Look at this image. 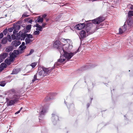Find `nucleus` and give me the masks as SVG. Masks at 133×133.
<instances>
[{"mask_svg": "<svg viewBox=\"0 0 133 133\" xmlns=\"http://www.w3.org/2000/svg\"><path fill=\"white\" fill-rule=\"evenodd\" d=\"M54 47L60 52L61 54L60 58L54 65L55 67L57 68L59 66L61 63L65 61L66 58V44H63L58 40H56L54 44Z\"/></svg>", "mask_w": 133, "mask_h": 133, "instance_id": "obj_1", "label": "nucleus"}, {"mask_svg": "<svg viewBox=\"0 0 133 133\" xmlns=\"http://www.w3.org/2000/svg\"><path fill=\"white\" fill-rule=\"evenodd\" d=\"M104 20V18L101 17H99L91 21H86L85 28V31L87 34V36L88 35L92 34L95 31L92 30L94 29L92 26V24H98L102 22Z\"/></svg>", "mask_w": 133, "mask_h": 133, "instance_id": "obj_2", "label": "nucleus"}, {"mask_svg": "<svg viewBox=\"0 0 133 133\" xmlns=\"http://www.w3.org/2000/svg\"><path fill=\"white\" fill-rule=\"evenodd\" d=\"M133 27V21L131 18H129L125 23L124 24L121 28L119 29V32L120 34H122L127 29L129 30Z\"/></svg>", "mask_w": 133, "mask_h": 133, "instance_id": "obj_3", "label": "nucleus"}, {"mask_svg": "<svg viewBox=\"0 0 133 133\" xmlns=\"http://www.w3.org/2000/svg\"><path fill=\"white\" fill-rule=\"evenodd\" d=\"M22 95L19 93H15L11 98V99L9 100L8 98H6L7 106L13 105L17 103L19 100Z\"/></svg>", "mask_w": 133, "mask_h": 133, "instance_id": "obj_4", "label": "nucleus"}, {"mask_svg": "<svg viewBox=\"0 0 133 133\" xmlns=\"http://www.w3.org/2000/svg\"><path fill=\"white\" fill-rule=\"evenodd\" d=\"M67 51L70 50L72 48V43L69 39H67ZM74 52H67V61H69L70 59L75 55Z\"/></svg>", "mask_w": 133, "mask_h": 133, "instance_id": "obj_5", "label": "nucleus"}, {"mask_svg": "<svg viewBox=\"0 0 133 133\" xmlns=\"http://www.w3.org/2000/svg\"><path fill=\"white\" fill-rule=\"evenodd\" d=\"M48 106V105H45L40 108V110L39 111V118L40 122H41L42 121V119H43L44 115L46 112Z\"/></svg>", "mask_w": 133, "mask_h": 133, "instance_id": "obj_6", "label": "nucleus"}, {"mask_svg": "<svg viewBox=\"0 0 133 133\" xmlns=\"http://www.w3.org/2000/svg\"><path fill=\"white\" fill-rule=\"evenodd\" d=\"M51 118L52 121L54 125L56 124L57 121L58 120V117L57 113L56 112H54L52 114Z\"/></svg>", "mask_w": 133, "mask_h": 133, "instance_id": "obj_7", "label": "nucleus"}, {"mask_svg": "<svg viewBox=\"0 0 133 133\" xmlns=\"http://www.w3.org/2000/svg\"><path fill=\"white\" fill-rule=\"evenodd\" d=\"M54 69V68L53 67L51 68H48L45 67L43 68L42 70L43 71L44 73V74L43 75V76L44 77L47 75H49Z\"/></svg>", "mask_w": 133, "mask_h": 133, "instance_id": "obj_8", "label": "nucleus"}, {"mask_svg": "<svg viewBox=\"0 0 133 133\" xmlns=\"http://www.w3.org/2000/svg\"><path fill=\"white\" fill-rule=\"evenodd\" d=\"M86 23H80L76 25L74 28L78 30H81L85 26Z\"/></svg>", "mask_w": 133, "mask_h": 133, "instance_id": "obj_9", "label": "nucleus"}, {"mask_svg": "<svg viewBox=\"0 0 133 133\" xmlns=\"http://www.w3.org/2000/svg\"><path fill=\"white\" fill-rule=\"evenodd\" d=\"M79 36L80 39H83L86 37L87 34L85 30H82L79 33Z\"/></svg>", "mask_w": 133, "mask_h": 133, "instance_id": "obj_10", "label": "nucleus"}, {"mask_svg": "<svg viewBox=\"0 0 133 133\" xmlns=\"http://www.w3.org/2000/svg\"><path fill=\"white\" fill-rule=\"evenodd\" d=\"M21 44V42L19 41L15 40L11 43V44L13 46L17 47Z\"/></svg>", "mask_w": 133, "mask_h": 133, "instance_id": "obj_11", "label": "nucleus"}, {"mask_svg": "<svg viewBox=\"0 0 133 133\" xmlns=\"http://www.w3.org/2000/svg\"><path fill=\"white\" fill-rule=\"evenodd\" d=\"M31 28V25H27L25 29L24 30V32L25 33L29 32L30 31Z\"/></svg>", "mask_w": 133, "mask_h": 133, "instance_id": "obj_12", "label": "nucleus"}, {"mask_svg": "<svg viewBox=\"0 0 133 133\" xmlns=\"http://www.w3.org/2000/svg\"><path fill=\"white\" fill-rule=\"evenodd\" d=\"M56 94H57L56 93L50 94L49 95V96L46 97L45 99V101H47L50 99H51L52 98V97H51L52 96H55Z\"/></svg>", "mask_w": 133, "mask_h": 133, "instance_id": "obj_13", "label": "nucleus"}, {"mask_svg": "<svg viewBox=\"0 0 133 133\" xmlns=\"http://www.w3.org/2000/svg\"><path fill=\"white\" fill-rule=\"evenodd\" d=\"M8 55V54L7 53L4 52L1 54L0 55V58L2 59L3 61L5 58H6Z\"/></svg>", "mask_w": 133, "mask_h": 133, "instance_id": "obj_14", "label": "nucleus"}, {"mask_svg": "<svg viewBox=\"0 0 133 133\" xmlns=\"http://www.w3.org/2000/svg\"><path fill=\"white\" fill-rule=\"evenodd\" d=\"M34 27H36L37 28L36 30L39 31H42V30L43 28L42 26H40L38 24H37L36 25H34Z\"/></svg>", "mask_w": 133, "mask_h": 133, "instance_id": "obj_15", "label": "nucleus"}, {"mask_svg": "<svg viewBox=\"0 0 133 133\" xmlns=\"http://www.w3.org/2000/svg\"><path fill=\"white\" fill-rule=\"evenodd\" d=\"M14 49L13 46H9L6 48L5 49V51L6 52H10L12 51Z\"/></svg>", "mask_w": 133, "mask_h": 133, "instance_id": "obj_16", "label": "nucleus"}, {"mask_svg": "<svg viewBox=\"0 0 133 133\" xmlns=\"http://www.w3.org/2000/svg\"><path fill=\"white\" fill-rule=\"evenodd\" d=\"M26 33L24 32L23 33H21V38H20L21 40L22 41L24 40L25 38L26 37Z\"/></svg>", "mask_w": 133, "mask_h": 133, "instance_id": "obj_17", "label": "nucleus"}, {"mask_svg": "<svg viewBox=\"0 0 133 133\" xmlns=\"http://www.w3.org/2000/svg\"><path fill=\"white\" fill-rule=\"evenodd\" d=\"M43 21V18H41V16H39L38 18L37 19V20L36 21V22H37L38 23H42Z\"/></svg>", "mask_w": 133, "mask_h": 133, "instance_id": "obj_18", "label": "nucleus"}, {"mask_svg": "<svg viewBox=\"0 0 133 133\" xmlns=\"http://www.w3.org/2000/svg\"><path fill=\"white\" fill-rule=\"evenodd\" d=\"M6 65L4 63H2L0 65V68L1 70L2 71L4 69V68H5L6 67Z\"/></svg>", "mask_w": 133, "mask_h": 133, "instance_id": "obj_19", "label": "nucleus"}, {"mask_svg": "<svg viewBox=\"0 0 133 133\" xmlns=\"http://www.w3.org/2000/svg\"><path fill=\"white\" fill-rule=\"evenodd\" d=\"M20 70L19 69H14L12 71L11 74H17L19 71Z\"/></svg>", "mask_w": 133, "mask_h": 133, "instance_id": "obj_20", "label": "nucleus"}, {"mask_svg": "<svg viewBox=\"0 0 133 133\" xmlns=\"http://www.w3.org/2000/svg\"><path fill=\"white\" fill-rule=\"evenodd\" d=\"M7 42V39L6 37H4L1 40V43L5 44Z\"/></svg>", "mask_w": 133, "mask_h": 133, "instance_id": "obj_21", "label": "nucleus"}, {"mask_svg": "<svg viewBox=\"0 0 133 133\" xmlns=\"http://www.w3.org/2000/svg\"><path fill=\"white\" fill-rule=\"evenodd\" d=\"M20 47V46H19V48L20 49L19 50V51H20V54H21L24 52V50L26 48V46H22V47Z\"/></svg>", "mask_w": 133, "mask_h": 133, "instance_id": "obj_22", "label": "nucleus"}, {"mask_svg": "<svg viewBox=\"0 0 133 133\" xmlns=\"http://www.w3.org/2000/svg\"><path fill=\"white\" fill-rule=\"evenodd\" d=\"M30 18H25L24 19V21L25 22H27L28 23H29L30 24H32L33 21L32 20V19H30Z\"/></svg>", "mask_w": 133, "mask_h": 133, "instance_id": "obj_23", "label": "nucleus"}, {"mask_svg": "<svg viewBox=\"0 0 133 133\" xmlns=\"http://www.w3.org/2000/svg\"><path fill=\"white\" fill-rule=\"evenodd\" d=\"M13 27L14 29L18 31L20 29L21 26L20 25L16 24L14 25Z\"/></svg>", "mask_w": 133, "mask_h": 133, "instance_id": "obj_24", "label": "nucleus"}, {"mask_svg": "<svg viewBox=\"0 0 133 133\" xmlns=\"http://www.w3.org/2000/svg\"><path fill=\"white\" fill-rule=\"evenodd\" d=\"M95 66L91 65H89V66L88 65H86L83 69V70H85L88 68H90L94 67Z\"/></svg>", "mask_w": 133, "mask_h": 133, "instance_id": "obj_25", "label": "nucleus"}, {"mask_svg": "<svg viewBox=\"0 0 133 133\" xmlns=\"http://www.w3.org/2000/svg\"><path fill=\"white\" fill-rule=\"evenodd\" d=\"M32 41L31 40V39L29 38H26L25 39V41L26 44L29 43L30 42H32Z\"/></svg>", "mask_w": 133, "mask_h": 133, "instance_id": "obj_26", "label": "nucleus"}, {"mask_svg": "<svg viewBox=\"0 0 133 133\" xmlns=\"http://www.w3.org/2000/svg\"><path fill=\"white\" fill-rule=\"evenodd\" d=\"M21 34L20 31L18 33L16 34V39L18 40H19L21 38Z\"/></svg>", "mask_w": 133, "mask_h": 133, "instance_id": "obj_27", "label": "nucleus"}, {"mask_svg": "<svg viewBox=\"0 0 133 133\" xmlns=\"http://www.w3.org/2000/svg\"><path fill=\"white\" fill-rule=\"evenodd\" d=\"M6 83V81H2L0 82V86L3 87L5 86Z\"/></svg>", "mask_w": 133, "mask_h": 133, "instance_id": "obj_28", "label": "nucleus"}, {"mask_svg": "<svg viewBox=\"0 0 133 133\" xmlns=\"http://www.w3.org/2000/svg\"><path fill=\"white\" fill-rule=\"evenodd\" d=\"M15 54L17 55H18L19 54H20V51L18 50H14L13 52Z\"/></svg>", "mask_w": 133, "mask_h": 133, "instance_id": "obj_29", "label": "nucleus"}, {"mask_svg": "<svg viewBox=\"0 0 133 133\" xmlns=\"http://www.w3.org/2000/svg\"><path fill=\"white\" fill-rule=\"evenodd\" d=\"M128 15L129 18H130L131 16H133V11H129L128 12Z\"/></svg>", "mask_w": 133, "mask_h": 133, "instance_id": "obj_30", "label": "nucleus"}, {"mask_svg": "<svg viewBox=\"0 0 133 133\" xmlns=\"http://www.w3.org/2000/svg\"><path fill=\"white\" fill-rule=\"evenodd\" d=\"M28 12H25L22 15V18L24 17H29V15H28Z\"/></svg>", "mask_w": 133, "mask_h": 133, "instance_id": "obj_31", "label": "nucleus"}, {"mask_svg": "<svg viewBox=\"0 0 133 133\" xmlns=\"http://www.w3.org/2000/svg\"><path fill=\"white\" fill-rule=\"evenodd\" d=\"M37 74H36L34 76V79L32 80V83H33L36 80H37L38 79L37 78Z\"/></svg>", "mask_w": 133, "mask_h": 133, "instance_id": "obj_32", "label": "nucleus"}, {"mask_svg": "<svg viewBox=\"0 0 133 133\" xmlns=\"http://www.w3.org/2000/svg\"><path fill=\"white\" fill-rule=\"evenodd\" d=\"M26 36L27 38H29L30 39V38H33V36L32 35L30 34H28L26 33Z\"/></svg>", "mask_w": 133, "mask_h": 133, "instance_id": "obj_33", "label": "nucleus"}, {"mask_svg": "<svg viewBox=\"0 0 133 133\" xmlns=\"http://www.w3.org/2000/svg\"><path fill=\"white\" fill-rule=\"evenodd\" d=\"M5 62L8 65H10L11 64V62L8 58L6 59L5 61Z\"/></svg>", "mask_w": 133, "mask_h": 133, "instance_id": "obj_34", "label": "nucleus"}, {"mask_svg": "<svg viewBox=\"0 0 133 133\" xmlns=\"http://www.w3.org/2000/svg\"><path fill=\"white\" fill-rule=\"evenodd\" d=\"M10 56L12 57L13 58H14L16 57V56L13 52H10Z\"/></svg>", "mask_w": 133, "mask_h": 133, "instance_id": "obj_35", "label": "nucleus"}, {"mask_svg": "<svg viewBox=\"0 0 133 133\" xmlns=\"http://www.w3.org/2000/svg\"><path fill=\"white\" fill-rule=\"evenodd\" d=\"M34 52V50L33 49H31L29 53L28 54L26 55V56H28L31 55Z\"/></svg>", "mask_w": 133, "mask_h": 133, "instance_id": "obj_36", "label": "nucleus"}, {"mask_svg": "<svg viewBox=\"0 0 133 133\" xmlns=\"http://www.w3.org/2000/svg\"><path fill=\"white\" fill-rule=\"evenodd\" d=\"M44 73L43 70H41L38 72V74L39 76H43V75Z\"/></svg>", "mask_w": 133, "mask_h": 133, "instance_id": "obj_37", "label": "nucleus"}, {"mask_svg": "<svg viewBox=\"0 0 133 133\" xmlns=\"http://www.w3.org/2000/svg\"><path fill=\"white\" fill-rule=\"evenodd\" d=\"M36 64L37 63H36L34 62L32 63L30 65L32 67V68H34L36 66Z\"/></svg>", "mask_w": 133, "mask_h": 133, "instance_id": "obj_38", "label": "nucleus"}, {"mask_svg": "<svg viewBox=\"0 0 133 133\" xmlns=\"http://www.w3.org/2000/svg\"><path fill=\"white\" fill-rule=\"evenodd\" d=\"M40 33V32L39 31L37 30L35 31L34 33V34L35 35H38Z\"/></svg>", "mask_w": 133, "mask_h": 133, "instance_id": "obj_39", "label": "nucleus"}, {"mask_svg": "<svg viewBox=\"0 0 133 133\" xmlns=\"http://www.w3.org/2000/svg\"><path fill=\"white\" fill-rule=\"evenodd\" d=\"M8 40L9 42H11L12 40L10 36L9 35H8L7 36Z\"/></svg>", "mask_w": 133, "mask_h": 133, "instance_id": "obj_40", "label": "nucleus"}, {"mask_svg": "<svg viewBox=\"0 0 133 133\" xmlns=\"http://www.w3.org/2000/svg\"><path fill=\"white\" fill-rule=\"evenodd\" d=\"M7 31L8 30L7 29H5L3 30V32L4 34V35H6L7 33Z\"/></svg>", "mask_w": 133, "mask_h": 133, "instance_id": "obj_41", "label": "nucleus"}, {"mask_svg": "<svg viewBox=\"0 0 133 133\" xmlns=\"http://www.w3.org/2000/svg\"><path fill=\"white\" fill-rule=\"evenodd\" d=\"M14 27H12L10 28H9L8 29V31L9 32H12V31H13V30L14 29Z\"/></svg>", "mask_w": 133, "mask_h": 133, "instance_id": "obj_42", "label": "nucleus"}, {"mask_svg": "<svg viewBox=\"0 0 133 133\" xmlns=\"http://www.w3.org/2000/svg\"><path fill=\"white\" fill-rule=\"evenodd\" d=\"M14 34L11 35L12 38L13 40L16 39V36Z\"/></svg>", "mask_w": 133, "mask_h": 133, "instance_id": "obj_43", "label": "nucleus"}, {"mask_svg": "<svg viewBox=\"0 0 133 133\" xmlns=\"http://www.w3.org/2000/svg\"><path fill=\"white\" fill-rule=\"evenodd\" d=\"M80 47H79V48L77 50L74 52V54H76L79 51H80Z\"/></svg>", "mask_w": 133, "mask_h": 133, "instance_id": "obj_44", "label": "nucleus"}, {"mask_svg": "<svg viewBox=\"0 0 133 133\" xmlns=\"http://www.w3.org/2000/svg\"><path fill=\"white\" fill-rule=\"evenodd\" d=\"M18 31L17 30L15 29H14V30L13 31V34L15 35H16Z\"/></svg>", "mask_w": 133, "mask_h": 133, "instance_id": "obj_45", "label": "nucleus"}, {"mask_svg": "<svg viewBox=\"0 0 133 133\" xmlns=\"http://www.w3.org/2000/svg\"><path fill=\"white\" fill-rule=\"evenodd\" d=\"M14 58H13L12 57L10 56L9 60L11 62H12L14 61Z\"/></svg>", "mask_w": 133, "mask_h": 133, "instance_id": "obj_46", "label": "nucleus"}, {"mask_svg": "<svg viewBox=\"0 0 133 133\" xmlns=\"http://www.w3.org/2000/svg\"><path fill=\"white\" fill-rule=\"evenodd\" d=\"M20 46V47H22V46H25V42H23L22 43V44Z\"/></svg>", "mask_w": 133, "mask_h": 133, "instance_id": "obj_47", "label": "nucleus"}, {"mask_svg": "<svg viewBox=\"0 0 133 133\" xmlns=\"http://www.w3.org/2000/svg\"><path fill=\"white\" fill-rule=\"evenodd\" d=\"M3 36V34L2 33H0V39L2 38Z\"/></svg>", "mask_w": 133, "mask_h": 133, "instance_id": "obj_48", "label": "nucleus"}, {"mask_svg": "<svg viewBox=\"0 0 133 133\" xmlns=\"http://www.w3.org/2000/svg\"><path fill=\"white\" fill-rule=\"evenodd\" d=\"M47 24L46 23H44L42 24V27L44 28L45 26Z\"/></svg>", "mask_w": 133, "mask_h": 133, "instance_id": "obj_49", "label": "nucleus"}, {"mask_svg": "<svg viewBox=\"0 0 133 133\" xmlns=\"http://www.w3.org/2000/svg\"><path fill=\"white\" fill-rule=\"evenodd\" d=\"M42 16L43 17L42 18H45L46 16L47 15L45 14H44L42 15Z\"/></svg>", "mask_w": 133, "mask_h": 133, "instance_id": "obj_50", "label": "nucleus"}, {"mask_svg": "<svg viewBox=\"0 0 133 133\" xmlns=\"http://www.w3.org/2000/svg\"><path fill=\"white\" fill-rule=\"evenodd\" d=\"M20 110H19L18 111L16 112L15 113V114H18V113H19L20 112Z\"/></svg>", "mask_w": 133, "mask_h": 133, "instance_id": "obj_51", "label": "nucleus"}, {"mask_svg": "<svg viewBox=\"0 0 133 133\" xmlns=\"http://www.w3.org/2000/svg\"><path fill=\"white\" fill-rule=\"evenodd\" d=\"M130 9L132 10H133V5H131L130 7Z\"/></svg>", "mask_w": 133, "mask_h": 133, "instance_id": "obj_52", "label": "nucleus"}, {"mask_svg": "<svg viewBox=\"0 0 133 133\" xmlns=\"http://www.w3.org/2000/svg\"><path fill=\"white\" fill-rule=\"evenodd\" d=\"M89 105H89V103H87V108H88L89 107Z\"/></svg>", "mask_w": 133, "mask_h": 133, "instance_id": "obj_53", "label": "nucleus"}, {"mask_svg": "<svg viewBox=\"0 0 133 133\" xmlns=\"http://www.w3.org/2000/svg\"><path fill=\"white\" fill-rule=\"evenodd\" d=\"M2 59L1 58H0V63L2 62L3 61Z\"/></svg>", "mask_w": 133, "mask_h": 133, "instance_id": "obj_54", "label": "nucleus"}, {"mask_svg": "<svg viewBox=\"0 0 133 133\" xmlns=\"http://www.w3.org/2000/svg\"><path fill=\"white\" fill-rule=\"evenodd\" d=\"M62 40H63L62 41H66V39H63Z\"/></svg>", "mask_w": 133, "mask_h": 133, "instance_id": "obj_55", "label": "nucleus"}, {"mask_svg": "<svg viewBox=\"0 0 133 133\" xmlns=\"http://www.w3.org/2000/svg\"><path fill=\"white\" fill-rule=\"evenodd\" d=\"M23 109V108L22 107H21L20 109L19 110H20V111H21L22 109Z\"/></svg>", "mask_w": 133, "mask_h": 133, "instance_id": "obj_56", "label": "nucleus"}, {"mask_svg": "<svg viewBox=\"0 0 133 133\" xmlns=\"http://www.w3.org/2000/svg\"><path fill=\"white\" fill-rule=\"evenodd\" d=\"M49 21V19H46V22H48Z\"/></svg>", "mask_w": 133, "mask_h": 133, "instance_id": "obj_57", "label": "nucleus"}, {"mask_svg": "<svg viewBox=\"0 0 133 133\" xmlns=\"http://www.w3.org/2000/svg\"><path fill=\"white\" fill-rule=\"evenodd\" d=\"M64 103L65 104H66V102L65 100V99H64Z\"/></svg>", "mask_w": 133, "mask_h": 133, "instance_id": "obj_58", "label": "nucleus"}, {"mask_svg": "<svg viewBox=\"0 0 133 133\" xmlns=\"http://www.w3.org/2000/svg\"><path fill=\"white\" fill-rule=\"evenodd\" d=\"M90 99H91V102H91V101H92V98H90Z\"/></svg>", "mask_w": 133, "mask_h": 133, "instance_id": "obj_59", "label": "nucleus"}, {"mask_svg": "<svg viewBox=\"0 0 133 133\" xmlns=\"http://www.w3.org/2000/svg\"><path fill=\"white\" fill-rule=\"evenodd\" d=\"M11 91L12 92H14V89H12Z\"/></svg>", "mask_w": 133, "mask_h": 133, "instance_id": "obj_60", "label": "nucleus"}, {"mask_svg": "<svg viewBox=\"0 0 133 133\" xmlns=\"http://www.w3.org/2000/svg\"><path fill=\"white\" fill-rule=\"evenodd\" d=\"M65 5V4H64L63 5H61V6H63Z\"/></svg>", "mask_w": 133, "mask_h": 133, "instance_id": "obj_61", "label": "nucleus"}, {"mask_svg": "<svg viewBox=\"0 0 133 133\" xmlns=\"http://www.w3.org/2000/svg\"><path fill=\"white\" fill-rule=\"evenodd\" d=\"M105 84L106 85V86H107V83H105Z\"/></svg>", "mask_w": 133, "mask_h": 133, "instance_id": "obj_62", "label": "nucleus"}, {"mask_svg": "<svg viewBox=\"0 0 133 133\" xmlns=\"http://www.w3.org/2000/svg\"><path fill=\"white\" fill-rule=\"evenodd\" d=\"M70 28H71V30H73V31H74V30H73V29H72L70 27Z\"/></svg>", "mask_w": 133, "mask_h": 133, "instance_id": "obj_63", "label": "nucleus"}, {"mask_svg": "<svg viewBox=\"0 0 133 133\" xmlns=\"http://www.w3.org/2000/svg\"><path fill=\"white\" fill-rule=\"evenodd\" d=\"M71 105H72V106H73V104H72Z\"/></svg>", "mask_w": 133, "mask_h": 133, "instance_id": "obj_64", "label": "nucleus"}]
</instances>
